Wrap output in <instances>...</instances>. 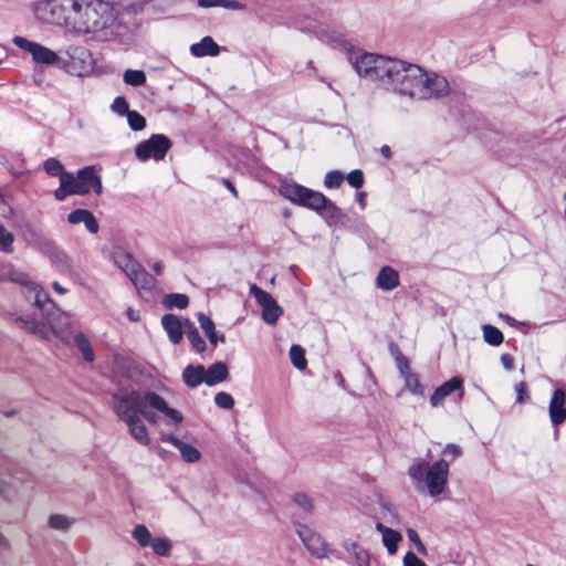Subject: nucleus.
Wrapping results in <instances>:
<instances>
[{
	"label": "nucleus",
	"instance_id": "412c9836",
	"mask_svg": "<svg viewBox=\"0 0 566 566\" xmlns=\"http://www.w3.org/2000/svg\"><path fill=\"white\" fill-rule=\"evenodd\" d=\"M190 53L195 57L217 56L220 53V46L209 35L203 36L199 42L190 45Z\"/></svg>",
	"mask_w": 566,
	"mask_h": 566
},
{
	"label": "nucleus",
	"instance_id": "6e6552de",
	"mask_svg": "<svg viewBox=\"0 0 566 566\" xmlns=\"http://www.w3.org/2000/svg\"><path fill=\"white\" fill-rule=\"evenodd\" d=\"M67 60L64 62L65 71L75 76H84L93 67V57L88 49L71 44L64 50Z\"/></svg>",
	"mask_w": 566,
	"mask_h": 566
},
{
	"label": "nucleus",
	"instance_id": "9b49d317",
	"mask_svg": "<svg viewBox=\"0 0 566 566\" xmlns=\"http://www.w3.org/2000/svg\"><path fill=\"white\" fill-rule=\"evenodd\" d=\"M132 537L145 548L150 546L154 554L160 557L170 555L172 543L167 537H153L150 531L144 524H137L132 531Z\"/></svg>",
	"mask_w": 566,
	"mask_h": 566
},
{
	"label": "nucleus",
	"instance_id": "8fccbe9b",
	"mask_svg": "<svg viewBox=\"0 0 566 566\" xmlns=\"http://www.w3.org/2000/svg\"><path fill=\"white\" fill-rule=\"evenodd\" d=\"M403 566H427V565L416 554H413L412 552H408L403 557Z\"/></svg>",
	"mask_w": 566,
	"mask_h": 566
},
{
	"label": "nucleus",
	"instance_id": "a19ab883",
	"mask_svg": "<svg viewBox=\"0 0 566 566\" xmlns=\"http://www.w3.org/2000/svg\"><path fill=\"white\" fill-rule=\"evenodd\" d=\"M13 234L0 223V251L11 253L13 251Z\"/></svg>",
	"mask_w": 566,
	"mask_h": 566
},
{
	"label": "nucleus",
	"instance_id": "c03bdc74",
	"mask_svg": "<svg viewBox=\"0 0 566 566\" xmlns=\"http://www.w3.org/2000/svg\"><path fill=\"white\" fill-rule=\"evenodd\" d=\"M344 180V175L338 170H332L326 174L324 185L327 188H338Z\"/></svg>",
	"mask_w": 566,
	"mask_h": 566
},
{
	"label": "nucleus",
	"instance_id": "680f3d73",
	"mask_svg": "<svg viewBox=\"0 0 566 566\" xmlns=\"http://www.w3.org/2000/svg\"><path fill=\"white\" fill-rule=\"evenodd\" d=\"M365 198H366V193L365 192H359L357 195V200H358V202H359L361 208H365V203H366Z\"/></svg>",
	"mask_w": 566,
	"mask_h": 566
},
{
	"label": "nucleus",
	"instance_id": "c9c22d12",
	"mask_svg": "<svg viewBox=\"0 0 566 566\" xmlns=\"http://www.w3.org/2000/svg\"><path fill=\"white\" fill-rule=\"evenodd\" d=\"M123 80L127 85L142 86L146 83V74L140 70H126Z\"/></svg>",
	"mask_w": 566,
	"mask_h": 566
},
{
	"label": "nucleus",
	"instance_id": "f3484780",
	"mask_svg": "<svg viewBox=\"0 0 566 566\" xmlns=\"http://www.w3.org/2000/svg\"><path fill=\"white\" fill-rule=\"evenodd\" d=\"M297 534L313 556L317 558L325 556L326 545L321 535L314 533L312 530L303 525H300L297 528Z\"/></svg>",
	"mask_w": 566,
	"mask_h": 566
},
{
	"label": "nucleus",
	"instance_id": "a211bd4d",
	"mask_svg": "<svg viewBox=\"0 0 566 566\" xmlns=\"http://www.w3.org/2000/svg\"><path fill=\"white\" fill-rule=\"evenodd\" d=\"M186 321L189 319L178 317L174 314H166L161 317L163 328L172 344L177 345L181 342L186 333Z\"/></svg>",
	"mask_w": 566,
	"mask_h": 566
},
{
	"label": "nucleus",
	"instance_id": "338daca9",
	"mask_svg": "<svg viewBox=\"0 0 566 566\" xmlns=\"http://www.w3.org/2000/svg\"><path fill=\"white\" fill-rule=\"evenodd\" d=\"M0 163H1L2 165H4V166L7 165V160H6V158H4V156H3V155H1V154H0Z\"/></svg>",
	"mask_w": 566,
	"mask_h": 566
},
{
	"label": "nucleus",
	"instance_id": "f03ea898",
	"mask_svg": "<svg viewBox=\"0 0 566 566\" xmlns=\"http://www.w3.org/2000/svg\"><path fill=\"white\" fill-rule=\"evenodd\" d=\"M113 409L116 416L123 420L129 434L142 446L150 444L148 429L142 418L150 424H158V416L163 413L172 424H180L184 416L177 409L170 408L166 400L158 394L149 390L119 389L112 396Z\"/></svg>",
	"mask_w": 566,
	"mask_h": 566
},
{
	"label": "nucleus",
	"instance_id": "de8ad7c7",
	"mask_svg": "<svg viewBox=\"0 0 566 566\" xmlns=\"http://www.w3.org/2000/svg\"><path fill=\"white\" fill-rule=\"evenodd\" d=\"M407 536L409 538V541L411 543H413V545L416 546L417 551L420 553V554H426V547L424 545L422 544L418 533L412 530V528H408L407 530Z\"/></svg>",
	"mask_w": 566,
	"mask_h": 566
},
{
	"label": "nucleus",
	"instance_id": "dca6fc26",
	"mask_svg": "<svg viewBox=\"0 0 566 566\" xmlns=\"http://www.w3.org/2000/svg\"><path fill=\"white\" fill-rule=\"evenodd\" d=\"M453 392H458L460 398L464 396L462 378L452 377L451 379L439 386L430 397L431 407L434 408L442 405L443 400Z\"/></svg>",
	"mask_w": 566,
	"mask_h": 566
},
{
	"label": "nucleus",
	"instance_id": "4d7b16f0",
	"mask_svg": "<svg viewBox=\"0 0 566 566\" xmlns=\"http://www.w3.org/2000/svg\"><path fill=\"white\" fill-rule=\"evenodd\" d=\"M150 283H151V280H150L149 275L147 274V280L142 279L139 282V286H136V289H138L139 291L146 290L150 286Z\"/></svg>",
	"mask_w": 566,
	"mask_h": 566
},
{
	"label": "nucleus",
	"instance_id": "1a4fd4ad",
	"mask_svg": "<svg viewBox=\"0 0 566 566\" xmlns=\"http://www.w3.org/2000/svg\"><path fill=\"white\" fill-rule=\"evenodd\" d=\"M417 99L442 98L450 92V85L447 78L434 72H426L422 69V76L419 81Z\"/></svg>",
	"mask_w": 566,
	"mask_h": 566
},
{
	"label": "nucleus",
	"instance_id": "37998d69",
	"mask_svg": "<svg viewBox=\"0 0 566 566\" xmlns=\"http://www.w3.org/2000/svg\"><path fill=\"white\" fill-rule=\"evenodd\" d=\"M214 403L221 409L230 410L234 406V399L230 394L220 391L214 396Z\"/></svg>",
	"mask_w": 566,
	"mask_h": 566
},
{
	"label": "nucleus",
	"instance_id": "a878e982",
	"mask_svg": "<svg viewBox=\"0 0 566 566\" xmlns=\"http://www.w3.org/2000/svg\"><path fill=\"white\" fill-rule=\"evenodd\" d=\"M206 367L203 365H188L182 371V380L189 388H197L205 384Z\"/></svg>",
	"mask_w": 566,
	"mask_h": 566
},
{
	"label": "nucleus",
	"instance_id": "5fc2aeb1",
	"mask_svg": "<svg viewBox=\"0 0 566 566\" xmlns=\"http://www.w3.org/2000/svg\"><path fill=\"white\" fill-rule=\"evenodd\" d=\"M501 363L506 370H512L514 368V359L510 354H503L501 356Z\"/></svg>",
	"mask_w": 566,
	"mask_h": 566
},
{
	"label": "nucleus",
	"instance_id": "b1692460",
	"mask_svg": "<svg viewBox=\"0 0 566 566\" xmlns=\"http://www.w3.org/2000/svg\"><path fill=\"white\" fill-rule=\"evenodd\" d=\"M229 377L228 366L222 361H217L206 368L205 373V385L213 387L222 381H226Z\"/></svg>",
	"mask_w": 566,
	"mask_h": 566
},
{
	"label": "nucleus",
	"instance_id": "09e8293b",
	"mask_svg": "<svg viewBox=\"0 0 566 566\" xmlns=\"http://www.w3.org/2000/svg\"><path fill=\"white\" fill-rule=\"evenodd\" d=\"M516 392V402L522 405L528 399L526 385L524 382H518L514 387Z\"/></svg>",
	"mask_w": 566,
	"mask_h": 566
},
{
	"label": "nucleus",
	"instance_id": "393cba45",
	"mask_svg": "<svg viewBox=\"0 0 566 566\" xmlns=\"http://www.w3.org/2000/svg\"><path fill=\"white\" fill-rule=\"evenodd\" d=\"M197 318H198L199 325H200L201 329L203 331L206 337L208 338L209 343L213 347H216L218 345V343H224L226 342L224 335L220 334L216 329V325H214L213 321L209 316H207L203 313H199L197 315Z\"/></svg>",
	"mask_w": 566,
	"mask_h": 566
},
{
	"label": "nucleus",
	"instance_id": "9d476101",
	"mask_svg": "<svg viewBox=\"0 0 566 566\" xmlns=\"http://www.w3.org/2000/svg\"><path fill=\"white\" fill-rule=\"evenodd\" d=\"M171 148L170 139L163 134H155L149 139L139 143L135 148V155L140 161L154 159L163 160Z\"/></svg>",
	"mask_w": 566,
	"mask_h": 566
},
{
	"label": "nucleus",
	"instance_id": "bf43d9fd",
	"mask_svg": "<svg viewBox=\"0 0 566 566\" xmlns=\"http://www.w3.org/2000/svg\"><path fill=\"white\" fill-rule=\"evenodd\" d=\"M380 153L386 158H390L391 157V149H390V147L388 145L381 146Z\"/></svg>",
	"mask_w": 566,
	"mask_h": 566
},
{
	"label": "nucleus",
	"instance_id": "5701e85b",
	"mask_svg": "<svg viewBox=\"0 0 566 566\" xmlns=\"http://www.w3.org/2000/svg\"><path fill=\"white\" fill-rule=\"evenodd\" d=\"M67 221L71 224L84 223L87 231L96 233L98 231V223L94 214L86 209H75L67 216Z\"/></svg>",
	"mask_w": 566,
	"mask_h": 566
},
{
	"label": "nucleus",
	"instance_id": "13d9d810",
	"mask_svg": "<svg viewBox=\"0 0 566 566\" xmlns=\"http://www.w3.org/2000/svg\"><path fill=\"white\" fill-rule=\"evenodd\" d=\"M127 316L132 322H138L139 321V314L133 308L127 310Z\"/></svg>",
	"mask_w": 566,
	"mask_h": 566
},
{
	"label": "nucleus",
	"instance_id": "ddd939ff",
	"mask_svg": "<svg viewBox=\"0 0 566 566\" xmlns=\"http://www.w3.org/2000/svg\"><path fill=\"white\" fill-rule=\"evenodd\" d=\"M70 187L74 195L83 196L88 193L91 190L96 195L102 193V181L93 167L80 169L76 176L72 174Z\"/></svg>",
	"mask_w": 566,
	"mask_h": 566
},
{
	"label": "nucleus",
	"instance_id": "a18cd8bd",
	"mask_svg": "<svg viewBox=\"0 0 566 566\" xmlns=\"http://www.w3.org/2000/svg\"><path fill=\"white\" fill-rule=\"evenodd\" d=\"M346 179L348 184L356 189L361 188L364 185V174L359 169L350 171Z\"/></svg>",
	"mask_w": 566,
	"mask_h": 566
},
{
	"label": "nucleus",
	"instance_id": "cd10ccee",
	"mask_svg": "<svg viewBox=\"0 0 566 566\" xmlns=\"http://www.w3.org/2000/svg\"><path fill=\"white\" fill-rule=\"evenodd\" d=\"M343 546L355 558L357 566H370L368 552L357 542L345 541Z\"/></svg>",
	"mask_w": 566,
	"mask_h": 566
},
{
	"label": "nucleus",
	"instance_id": "2f4dec72",
	"mask_svg": "<svg viewBox=\"0 0 566 566\" xmlns=\"http://www.w3.org/2000/svg\"><path fill=\"white\" fill-rule=\"evenodd\" d=\"M482 332L483 338L489 345L499 346L502 344L503 334L497 327L490 324H485L482 326Z\"/></svg>",
	"mask_w": 566,
	"mask_h": 566
},
{
	"label": "nucleus",
	"instance_id": "4be33fe9",
	"mask_svg": "<svg viewBox=\"0 0 566 566\" xmlns=\"http://www.w3.org/2000/svg\"><path fill=\"white\" fill-rule=\"evenodd\" d=\"M400 284L399 273L391 266H382L376 277V285L382 291H392Z\"/></svg>",
	"mask_w": 566,
	"mask_h": 566
},
{
	"label": "nucleus",
	"instance_id": "7ed1b4c3",
	"mask_svg": "<svg viewBox=\"0 0 566 566\" xmlns=\"http://www.w3.org/2000/svg\"><path fill=\"white\" fill-rule=\"evenodd\" d=\"M349 61L359 76L401 97L417 99L422 67L406 61L374 53H353Z\"/></svg>",
	"mask_w": 566,
	"mask_h": 566
},
{
	"label": "nucleus",
	"instance_id": "58836bf2",
	"mask_svg": "<svg viewBox=\"0 0 566 566\" xmlns=\"http://www.w3.org/2000/svg\"><path fill=\"white\" fill-rule=\"evenodd\" d=\"M74 521L62 514H53L49 517V525L53 530L66 531L73 525Z\"/></svg>",
	"mask_w": 566,
	"mask_h": 566
},
{
	"label": "nucleus",
	"instance_id": "c85d7f7f",
	"mask_svg": "<svg viewBox=\"0 0 566 566\" xmlns=\"http://www.w3.org/2000/svg\"><path fill=\"white\" fill-rule=\"evenodd\" d=\"M185 334L195 352L203 353L206 350V348H207L206 342L200 336L198 329L190 321H186V333Z\"/></svg>",
	"mask_w": 566,
	"mask_h": 566
},
{
	"label": "nucleus",
	"instance_id": "49530a36",
	"mask_svg": "<svg viewBox=\"0 0 566 566\" xmlns=\"http://www.w3.org/2000/svg\"><path fill=\"white\" fill-rule=\"evenodd\" d=\"M112 109L114 113H116L118 115H127V113L130 112L128 108V104L123 96H117L114 99V102L112 104Z\"/></svg>",
	"mask_w": 566,
	"mask_h": 566
},
{
	"label": "nucleus",
	"instance_id": "c756f323",
	"mask_svg": "<svg viewBox=\"0 0 566 566\" xmlns=\"http://www.w3.org/2000/svg\"><path fill=\"white\" fill-rule=\"evenodd\" d=\"M197 2L201 8L221 7L233 11H241L245 8V6L238 0H197Z\"/></svg>",
	"mask_w": 566,
	"mask_h": 566
},
{
	"label": "nucleus",
	"instance_id": "423d86ee",
	"mask_svg": "<svg viewBox=\"0 0 566 566\" xmlns=\"http://www.w3.org/2000/svg\"><path fill=\"white\" fill-rule=\"evenodd\" d=\"M280 193L292 203L310 208L319 214L334 216L337 208L323 193L308 189L296 182H285Z\"/></svg>",
	"mask_w": 566,
	"mask_h": 566
},
{
	"label": "nucleus",
	"instance_id": "39448f33",
	"mask_svg": "<svg viewBox=\"0 0 566 566\" xmlns=\"http://www.w3.org/2000/svg\"><path fill=\"white\" fill-rule=\"evenodd\" d=\"M449 470L450 462L446 459L429 464L426 460L416 458L408 469V474L417 491H426L434 497L446 491Z\"/></svg>",
	"mask_w": 566,
	"mask_h": 566
},
{
	"label": "nucleus",
	"instance_id": "69168bd1",
	"mask_svg": "<svg viewBox=\"0 0 566 566\" xmlns=\"http://www.w3.org/2000/svg\"><path fill=\"white\" fill-rule=\"evenodd\" d=\"M307 67H308V69H311V70H313L314 72H316V69H315V66H314V64H313V61H308V62H307Z\"/></svg>",
	"mask_w": 566,
	"mask_h": 566
},
{
	"label": "nucleus",
	"instance_id": "bb28decb",
	"mask_svg": "<svg viewBox=\"0 0 566 566\" xmlns=\"http://www.w3.org/2000/svg\"><path fill=\"white\" fill-rule=\"evenodd\" d=\"M376 530L382 536V543L390 555L395 554L398 548V543L402 539L399 532L385 526L382 523H376Z\"/></svg>",
	"mask_w": 566,
	"mask_h": 566
},
{
	"label": "nucleus",
	"instance_id": "f704fd0d",
	"mask_svg": "<svg viewBox=\"0 0 566 566\" xmlns=\"http://www.w3.org/2000/svg\"><path fill=\"white\" fill-rule=\"evenodd\" d=\"M189 304V298L186 294L172 293L168 294L164 298V305L167 308H186Z\"/></svg>",
	"mask_w": 566,
	"mask_h": 566
},
{
	"label": "nucleus",
	"instance_id": "603ef678",
	"mask_svg": "<svg viewBox=\"0 0 566 566\" xmlns=\"http://www.w3.org/2000/svg\"><path fill=\"white\" fill-rule=\"evenodd\" d=\"M54 262L61 271H69L71 268L69 258L62 252H56Z\"/></svg>",
	"mask_w": 566,
	"mask_h": 566
},
{
	"label": "nucleus",
	"instance_id": "72a5a7b5",
	"mask_svg": "<svg viewBox=\"0 0 566 566\" xmlns=\"http://www.w3.org/2000/svg\"><path fill=\"white\" fill-rule=\"evenodd\" d=\"M43 169L45 170V172L52 177H59L60 180L62 179V177L64 175H72L71 172H66L64 170V167L63 165L55 158L51 157V158H48L44 163H43Z\"/></svg>",
	"mask_w": 566,
	"mask_h": 566
},
{
	"label": "nucleus",
	"instance_id": "7c9ffc66",
	"mask_svg": "<svg viewBox=\"0 0 566 566\" xmlns=\"http://www.w3.org/2000/svg\"><path fill=\"white\" fill-rule=\"evenodd\" d=\"M74 343L86 361L92 363L95 359V355L91 347V343L83 333H77L74 336Z\"/></svg>",
	"mask_w": 566,
	"mask_h": 566
},
{
	"label": "nucleus",
	"instance_id": "6ab92c4d",
	"mask_svg": "<svg viewBox=\"0 0 566 566\" xmlns=\"http://www.w3.org/2000/svg\"><path fill=\"white\" fill-rule=\"evenodd\" d=\"M551 422L557 427L566 421V394L563 389H555L548 406Z\"/></svg>",
	"mask_w": 566,
	"mask_h": 566
},
{
	"label": "nucleus",
	"instance_id": "ea45409f",
	"mask_svg": "<svg viewBox=\"0 0 566 566\" xmlns=\"http://www.w3.org/2000/svg\"><path fill=\"white\" fill-rule=\"evenodd\" d=\"M72 175H64L60 180V187L54 191V197L59 201H63L69 195H74L70 187Z\"/></svg>",
	"mask_w": 566,
	"mask_h": 566
},
{
	"label": "nucleus",
	"instance_id": "052dcab7",
	"mask_svg": "<svg viewBox=\"0 0 566 566\" xmlns=\"http://www.w3.org/2000/svg\"><path fill=\"white\" fill-rule=\"evenodd\" d=\"M52 287L53 290L56 292V293H60V294H65L66 293V289H64L61 284H59L57 282H54L52 284Z\"/></svg>",
	"mask_w": 566,
	"mask_h": 566
},
{
	"label": "nucleus",
	"instance_id": "6e6d98bb",
	"mask_svg": "<svg viewBox=\"0 0 566 566\" xmlns=\"http://www.w3.org/2000/svg\"><path fill=\"white\" fill-rule=\"evenodd\" d=\"M222 184L234 197H238V190L229 179L223 178Z\"/></svg>",
	"mask_w": 566,
	"mask_h": 566
},
{
	"label": "nucleus",
	"instance_id": "79ce46f5",
	"mask_svg": "<svg viewBox=\"0 0 566 566\" xmlns=\"http://www.w3.org/2000/svg\"><path fill=\"white\" fill-rule=\"evenodd\" d=\"M126 117L132 130L138 132L145 128L146 119L138 112L130 111L129 113H127Z\"/></svg>",
	"mask_w": 566,
	"mask_h": 566
},
{
	"label": "nucleus",
	"instance_id": "e2e57ef3",
	"mask_svg": "<svg viewBox=\"0 0 566 566\" xmlns=\"http://www.w3.org/2000/svg\"><path fill=\"white\" fill-rule=\"evenodd\" d=\"M501 317L504 318L511 326L516 324V321L509 315H501Z\"/></svg>",
	"mask_w": 566,
	"mask_h": 566
},
{
	"label": "nucleus",
	"instance_id": "3c124183",
	"mask_svg": "<svg viewBox=\"0 0 566 566\" xmlns=\"http://www.w3.org/2000/svg\"><path fill=\"white\" fill-rule=\"evenodd\" d=\"M442 453L444 457H450L452 461L462 454V450L459 446L450 443L446 446Z\"/></svg>",
	"mask_w": 566,
	"mask_h": 566
},
{
	"label": "nucleus",
	"instance_id": "20e7f679",
	"mask_svg": "<svg viewBox=\"0 0 566 566\" xmlns=\"http://www.w3.org/2000/svg\"><path fill=\"white\" fill-rule=\"evenodd\" d=\"M6 276L9 281L23 287L25 298L33 302L40 308L43 316V322L19 318L17 323L20 327L43 339L56 336L62 340H67L71 334L69 314L57 308L49 294L34 283L27 273L17 269H10Z\"/></svg>",
	"mask_w": 566,
	"mask_h": 566
},
{
	"label": "nucleus",
	"instance_id": "f8f14e48",
	"mask_svg": "<svg viewBox=\"0 0 566 566\" xmlns=\"http://www.w3.org/2000/svg\"><path fill=\"white\" fill-rule=\"evenodd\" d=\"M12 42L19 49L29 52L36 64L49 66L60 61L57 53L38 42L30 41L20 35L14 36Z\"/></svg>",
	"mask_w": 566,
	"mask_h": 566
},
{
	"label": "nucleus",
	"instance_id": "864d4df0",
	"mask_svg": "<svg viewBox=\"0 0 566 566\" xmlns=\"http://www.w3.org/2000/svg\"><path fill=\"white\" fill-rule=\"evenodd\" d=\"M397 366L402 377L410 374L409 363L406 357L399 356L397 357Z\"/></svg>",
	"mask_w": 566,
	"mask_h": 566
},
{
	"label": "nucleus",
	"instance_id": "4c0bfd02",
	"mask_svg": "<svg viewBox=\"0 0 566 566\" xmlns=\"http://www.w3.org/2000/svg\"><path fill=\"white\" fill-rule=\"evenodd\" d=\"M406 388L415 396H423L424 387L421 385L419 376L410 373L403 377Z\"/></svg>",
	"mask_w": 566,
	"mask_h": 566
},
{
	"label": "nucleus",
	"instance_id": "0e129e2a",
	"mask_svg": "<svg viewBox=\"0 0 566 566\" xmlns=\"http://www.w3.org/2000/svg\"><path fill=\"white\" fill-rule=\"evenodd\" d=\"M154 271H155L157 274H160V272H161V266H160V264H159V263H155V265H154Z\"/></svg>",
	"mask_w": 566,
	"mask_h": 566
},
{
	"label": "nucleus",
	"instance_id": "e433bc0d",
	"mask_svg": "<svg viewBox=\"0 0 566 566\" xmlns=\"http://www.w3.org/2000/svg\"><path fill=\"white\" fill-rule=\"evenodd\" d=\"M290 359L297 369H304L307 365L305 350L300 345H292L290 348Z\"/></svg>",
	"mask_w": 566,
	"mask_h": 566
},
{
	"label": "nucleus",
	"instance_id": "f257e3e1",
	"mask_svg": "<svg viewBox=\"0 0 566 566\" xmlns=\"http://www.w3.org/2000/svg\"><path fill=\"white\" fill-rule=\"evenodd\" d=\"M30 10L38 22L62 27L85 42L122 40L128 34L119 10L106 0H34Z\"/></svg>",
	"mask_w": 566,
	"mask_h": 566
},
{
	"label": "nucleus",
	"instance_id": "0eeeda50",
	"mask_svg": "<svg viewBox=\"0 0 566 566\" xmlns=\"http://www.w3.org/2000/svg\"><path fill=\"white\" fill-rule=\"evenodd\" d=\"M300 30L315 35L317 39L327 43L334 49L348 51L352 48L350 43L346 40L344 34L329 30L326 25L318 23L317 21L305 19L301 22Z\"/></svg>",
	"mask_w": 566,
	"mask_h": 566
},
{
	"label": "nucleus",
	"instance_id": "4468645a",
	"mask_svg": "<svg viewBox=\"0 0 566 566\" xmlns=\"http://www.w3.org/2000/svg\"><path fill=\"white\" fill-rule=\"evenodd\" d=\"M250 293L262 307L263 321L268 324H275L283 314V310L275 298L255 284L250 287Z\"/></svg>",
	"mask_w": 566,
	"mask_h": 566
},
{
	"label": "nucleus",
	"instance_id": "2eb2a0df",
	"mask_svg": "<svg viewBox=\"0 0 566 566\" xmlns=\"http://www.w3.org/2000/svg\"><path fill=\"white\" fill-rule=\"evenodd\" d=\"M114 261L135 286H139L142 279L147 280V272L128 253H116L114 255Z\"/></svg>",
	"mask_w": 566,
	"mask_h": 566
},
{
	"label": "nucleus",
	"instance_id": "473e14b6",
	"mask_svg": "<svg viewBox=\"0 0 566 566\" xmlns=\"http://www.w3.org/2000/svg\"><path fill=\"white\" fill-rule=\"evenodd\" d=\"M293 502L295 506L298 509V515L302 518H305L308 514H311L313 510L312 500L304 493H298L293 497Z\"/></svg>",
	"mask_w": 566,
	"mask_h": 566
},
{
	"label": "nucleus",
	"instance_id": "aec40b11",
	"mask_svg": "<svg viewBox=\"0 0 566 566\" xmlns=\"http://www.w3.org/2000/svg\"><path fill=\"white\" fill-rule=\"evenodd\" d=\"M160 439L163 442L170 443L177 448L186 462L195 463L200 460L201 453L197 448L182 442L174 434H163Z\"/></svg>",
	"mask_w": 566,
	"mask_h": 566
}]
</instances>
